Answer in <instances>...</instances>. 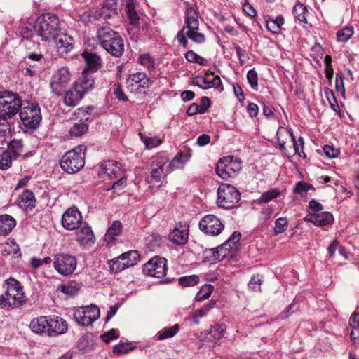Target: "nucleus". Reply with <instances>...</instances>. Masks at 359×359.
<instances>
[{"mask_svg":"<svg viewBox=\"0 0 359 359\" xmlns=\"http://www.w3.org/2000/svg\"><path fill=\"white\" fill-rule=\"evenodd\" d=\"M185 24L177 34L179 43L187 48L188 40L187 37L196 43H203L205 41L203 34L198 32V12L193 6L187 5L185 11Z\"/></svg>","mask_w":359,"mask_h":359,"instance_id":"f257e3e1","label":"nucleus"},{"mask_svg":"<svg viewBox=\"0 0 359 359\" xmlns=\"http://www.w3.org/2000/svg\"><path fill=\"white\" fill-rule=\"evenodd\" d=\"M96 37L102 46L111 55L119 57L124 53V41L120 34L109 26L97 29Z\"/></svg>","mask_w":359,"mask_h":359,"instance_id":"f03ea898","label":"nucleus"},{"mask_svg":"<svg viewBox=\"0 0 359 359\" xmlns=\"http://www.w3.org/2000/svg\"><path fill=\"white\" fill-rule=\"evenodd\" d=\"M60 21L55 14L44 13L35 20L33 29L35 34L43 41H51L55 39L61 31Z\"/></svg>","mask_w":359,"mask_h":359,"instance_id":"7ed1b4c3","label":"nucleus"},{"mask_svg":"<svg viewBox=\"0 0 359 359\" xmlns=\"http://www.w3.org/2000/svg\"><path fill=\"white\" fill-rule=\"evenodd\" d=\"M6 291L0 295V306L4 309L19 308L26 303V296L21 283L14 279L8 278L4 281Z\"/></svg>","mask_w":359,"mask_h":359,"instance_id":"20e7f679","label":"nucleus"},{"mask_svg":"<svg viewBox=\"0 0 359 359\" xmlns=\"http://www.w3.org/2000/svg\"><path fill=\"white\" fill-rule=\"evenodd\" d=\"M86 150L84 145H79L67 151L60 159L61 168L69 174L79 172L85 165Z\"/></svg>","mask_w":359,"mask_h":359,"instance_id":"39448f33","label":"nucleus"},{"mask_svg":"<svg viewBox=\"0 0 359 359\" xmlns=\"http://www.w3.org/2000/svg\"><path fill=\"white\" fill-rule=\"evenodd\" d=\"M22 104V101L18 94L9 91L0 92V120L13 118Z\"/></svg>","mask_w":359,"mask_h":359,"instance_id":"423d86ee","label":"nucleus"},{"mask_svg":"<svg viewBox=\"0 0 359 359\" xmlns=\"http://www.w3.org/2000/svg\"><path fill=\"white\" fill-rule=\"evenodd\" d=\"M18 112L20 118L25 128L35 129L39 126L41 121V114L38 104L24 101Z\"/></svg>","mask_w":359,"mask_h":359,"instance_id":"0eeeda50","label":"nucleus"},{"mask_svg":"<svg viewBox=\"0 0 359 359\" xmlns=\"http://www.w3.org/2000/svg\"><path fill=\"white\" fill-rule=\"evenodd\" d=\"M241 199L240 191L229 184H222L217 189V204L223 209H231L237 206Z\"/></svg>","mask_w":359,"mask_h":359,"instance_id":"6e6552de","label":"nucleus"},{"mask_svg":"<svg viewBox=\"0 0 359 359\" xmlns=\"http://www.w3.org/2000/svg\"><path fill=\"white\" fill-rule=\"evenodd\" d=\"M142 270L148 276L161 278V283H168L172 280L170 278H163L168 270L167 259L164 257L159 256L152 257L144 264Z\"/></svg>","mask_w":359,"mask_h":359,"instance_id":"1a4fd4ad","label":"nucleus"},{"mask_svg":"<svg viewBox=\"0 0 359 359\" xmlns=\"http://www.w3.org/2000/svg\"><path fill=\"white\" fill-rule=\"evenodd\" d=\"M241 161L233 156H225L219 159L215 169L216 173L223 180L233 177L241 170Z\"/></svg>","mask_w":359,"mask_h":359,"instance_id":"9d476101","label":"nucleus"},{"mask_svg":"<svg viewBox=\"0 0 359 359\" xmlns=\"http://www.w3.org/2000/svg\"><path fill=\"white\" fill-rule=\"evenodd\" d=\"M77 266L75 256L67 253H58L54 256L53 267L61 276H68L74 272Z\"/></svg>","mask_w":359,"mask_h":359,"instance_id":"9b49d317","label":"nucleus"},{"mask_svg":"<svg viewBox=\"0 0 359 359\" xmlns=\"http://www.w3.org/2000/svg\"><path fill=\"white\" fill-rule=\"evenodd\" d=\"M100 309L95 305H90L76 309L73 317L75 321L82 326H88L100 318Z\"/></svg>","mask_w":359,"mask_h":359,"instance_id":"f8f14e48","label":"nucleus"},{"mask_svg":"<svg viewBox=\"0 0 359 359\" xmlns=\"http://www.w3.org/2000/svg\"><path fill=\"white\" fill-rule=\"evenodd\" d=\"M200 230L208 236L219 235L224 229L223 222L215 215L209 214L203 217L199 222Z\"/></svg>","mask_w":359,"mask_h":359,"instance_id":"ddd939ff","label":"nucleus"},{"mask_svg":"<svg viewBox=\"0 0 359 359\" xmlns=\"http://www.w3.org/2000/svg\"><path fill=\"white\" fill-rule=\"evenodd\" d=\"M168 162V158L163 154H158L151 159L150 175L151 182L161 183L162 180L169 172L165 171L164 167Z\"/></svg>","mask_w":359,"mask_h":359,"instance_id":"4468645a","label":"nucleus"},{"mask_svg":"<svg viewBox=\"0 0 359 359\" xmlns=\"http://www.w3.org/2000/svg\"><path fill=\"white\" fill-rule=\"evenodd\" d=\"M70 81V72L66 67L58 69L52 76L50 87L52 92L60 95Z\"/></svg>","mask_w":359,"mask_h":359,"instance_id":"2eb2a0df","label":"nucleus"},{"mask_svg":"<svg viewBox=\"0 0 359 359\" xmlns=\"http://www.w3.org/2000/svg\"><path fill=\"white\" fill-rule=\"evenodd\" d=\"M89 110H92L91 108L88 107L86 109L79 108L77 109L76 115L80 120L75 122L69 130V133L74 137H80L87 132L88 129V124L87 121L91 119V114Z\"/></svg>","mask_w":359,"mask_h":359,"instance_id":"dca6fc26","label":"nucleus"},{"mask_svg":"<svg viewBox=\"0 0 359 359\" xmlns=\"http://www.w3.org/2000/svg\"><path fill=\"white\" fill-rule=\"evenodd\" d=\"M83 217L79 210L72 207L67 209L62 216V226L67 230H75L81 225Z\"/></svg>","mask_w":359,"mask_h":359,"instance_id":"f3484780","label":"nucleus"},{"mask_svg":"<svg viewBox=\"0 0 359 359\" xmlns=\"http://www.w3.org/2000/svg\"><path fill=\"white\" fill-rule=\"evenodd\" d=\"M128 88L132 92L140 90L149 88L151 84L150 77L144 72L134 73L126 81Z\"/></svg>","mask_w":359,"mask_h":359,"instance_id":"a211bd4d","label":"nucleus"},{"mask_svg":"<svg viewBox=\"0 0 359 359\" xmlns=\"http://www.w3.org/2000/svg\"><path fill=\"white\" fill-rule=\"evenodd\" d=\"M48 326L47 327V335L55 337L65 333L68 329L67 322L58 316H48Z\"/></svg>","mask_w":359,"mask_h":359,"instance_id":"6ab92c4d","label":"nucleus"},{"mask_svg":"<svg viewBox=\"0 0 359 359\" xmlns=\"http://www.w3.org/2000/svg\"><path fill=\"white\" fill-rule=\"evenodd\" d=\"M55 41L57 51L60 55H64L69 53L74 48V39L71 36L65 33H62V31L59 32L58 36L53 39Z\"/></svg>","mask_w":359,"mask_h":359,"instance_id":"aec40b11","label":"nucleus"},{"mask_svg":"<svg viewBox=\"0 0 359 359\" xmlns=\"http://www.w3.org/2000/svg\"><path fill=\"white\" fill-rule=\"evenodd\" d=\"M188 235V226L179 223L169 233V240L174 244L182 245L187 243Z\"/></svg>","mask_w":359,"mask_h":359,"instance_id":"412c9836","label":"nucleus"},{"mask_svg":"<svg viewBox=\"0 0 359 359\" xmlns=\"http://www.w3.org/2000/svg\"><path fill=\"white\" fill-rule=\"evenodd\" d=\"M76 229V240L80 245H86L94 242V233L91 227L86 222H83Z\"/></svg>","mask_w":359,"mask_h":359,"instance_id":"4be33fe9","label":"nucleus"},{"mask_svg":"<svg viewBox=\"0 0 359 359\" xmlns=\"http://www.w3.org/2000/svg\"><path fill=\"white\" fill-rule=\"evenodd\" d=\"M81 87H76L75 84L66 92L63 98L64 103L68 107L76 106L83 97L84 93L81 91Z\"/></svg>","mask_w":359,"mask_h":359,"instance_id":"5701e85b","label":"nucleus"},{"mask_svg":"<svg viewBox=\"0 0 359 359\" xmlns=\"http://www.w3.org/2000/svg\"><path fill=\"white\" fill-rule=\"evenodd\" d=\"M48 326V316H41L33 318L29 323V327L32 332L39 335L47 334Z\"/></svg>","mask_w":359,"mask_h":359,"instance_id":"b1692460","label":"nucleus"},{"mask_svg":"<svg viewBox=\"0 0 359 359\" xmlns=\"http://www.w3.org/2000/svg\"><path fill=\"white\" fill-rule=\"evenodd\" d=\"M123 231V225L118 220H115L112 222L104 235V241L107 245H112L116 241V237L120 236Z\"/></svg>","mask_w":359,"mask_h":359,"instance_id":"393cba45","label":"nucleus"},{"mask_svg":"<svg viewBox=\"0 0 359 359\" xmlns=\"http://www.w3.org/2000/svg\"><path fill=\"white\" fill-rule=\"evenodd\" d=\"M120 165L114 161H107L100 165V172L107 175L109 178L118 177L121 172Z\"/></svg>","mask_w":359,"mask_h":359,"instance_id":"a878e982","label":"nucleus"},{"mask_svg":"<svg viewBox=\"0 0 359 359\" xmlns=\"http://www.w3.org/2000/svg\"><path fill=\"white\" fill-rule=\"evenodd\" d=\"M16 226L15 219L9 215H0V236L8 235Z\"/></svg>","mask_w":359,"mask_h":359,"instance_id":"bb28decb","label":"nucleus"},{"mask_svg":"<svg viewBox=\"0 0 359 359\" xmlns=\"http://www.w3.org/2000/svg\"><path fill=\"white\" fill-rule=\"evenodd\" d=\"M82 55L87 65V69L85 71L96 72L100 65V58L96 54L86 51L83 52Z\"/></svg>","mask_w":359,"mask_h":359,"instance_id":"cd10ccee","label":"nucleus"},{"mask_svg":"<svg viewBox=\"0 0 359 359\" xmlns=\"http://www.w3.org/2000/svg\"><path fill=\"white\" fill-rule=\"evenodd\" d=\"M74 84L76 87H81V91L85 93L93 87L94 79L88 72L83 71L81 77Z\"/></svg>","mask_w":359,"mask_h":359,"instance_id":"c85d7f7f","label":"nucleus"},{"mask_svg":"<svg viewBox=\"0 0 359 359\" xmlns=\"http://www.w3.org/2000/svg\"><path fill=\"white\" fill-rule=\"evenodd\" d=\"M100 9L104 14V19L105 20L117 15L116 0H106Z\"/></svg>","mask_w":359,"mask_h":359,"instance_id":"c756f323","label":"nucleus"},{"mask_svg":"<svg viewBox=\"0 0 359 359\" xmlns=\"http://www.w3.org/2000/svg\"><path fill=\"white\" fill-rule=\"evenodd\" d=\"M35 203L36 200L33 192L28 189L24 191L18 198L19 205L22 208H34Z\"/></svg>","mask_w":359,"mask_h":359,"instance_id":"7c9ffc66","label":"nucleus"},{"mask_svg":"<svg viewBox=\"0 0 359 359\" xmlns=\"http://www.w3.org/2000/svg\"><path fill=\"white\" fill-rule=\"evenodd\" d=\"M147 248L151 251H155L160 248L163 243V238L158 233H151L144 238Z\"/></svg>","mask_w":359,"mask_h":359,"instance_id":"2f4dec72","label":"nucleus"},{"mask_svg":"<svg viewBox=\"0 0 359 359\" xmlns=\"http://www.w3.org/2000/svg\"><path fill=\"white\" fill-rule=\"evenodd\" d=\"M140 255L137 250H130L121 255V259L125 263L126 267L135 266L140 261Z\"/></svg>","mask_w":359,"mask_h":359,"instance_id":"473e14b6","label":"nucleus"},{"mask_svg":"<svg viewBox=\"0 0 359 359\" xmlns=\"http://www.w3.org/2000/svg\"><path fill=\"white\" fill-rule=\"evenodd\" d=\"M284 18L281 15L276 18H269L266 20V26L267 29L273 34H279L281 31V26L284 24Z\"/></svg>","mask_w":359,"mask_h":359,"instance_id":"72a5a7b5","label":"nucleus"},{"mask_svg":"<svg viewBox=\"0 0 359 359\" xmlns=\"http://www.w3.org/2000/svg\"><path fill=\"white\" fill-rule=\"evenodd\" d=\"M201 84L197 83L196 85L203 89H208L210 88H219L222 85L220 77L215 76L211 79L209 75L201 78Z\"/></svg>","mask_w":359,"mask_h":359,"instance_id":"f704fd0d","label":"nucleus"},{"mask_svg":"<svg viewBox=\"0 0 359 359\" xmlns=\"http://www.w3.org/2000/svg\"><path fill=\"white\" fill-rule=\"evenodd\" d=\"M126 12L130 23L134 26H138L140 23L139 15L135 11L134 3L132 0H128L126 5Z\"/></svg>","mask_w":359,"mask_h":359,"instance_id":"c9c22d12","label":"nucleus"},{"mask_svg":"<svg viewBox=\"0 0 359 359\" xmlns=\"http://www.w3.org/2000/svg\"><path fill=\"white\" fill-rule=\"evenodd\" d=\"M23 144L22 140L13 139L7 144L6 151H8L12 158L16 159L22 153Z\"/></svg>","mask_w":359,"mask_h":359,"instance_id":"e433bc0d","label":"nucleus"},{"mask_svg":"<svg viewBox=\"0 0 359 359\" xmlns=\"http://www.w3.org/2000/svg\"><path fill=\"white\" fill-rule=\"evenodd\" d=\"M188 160V157L183 156L181 153H178L169 163L166 168V171L168 172H171L176 169L182 168Z\"/></svg>","mask_w":359,"mask_h":359,"instance_id":"4c0bfd02","label":"nucleus"},{"mask_svg":"<svg viewBox=\"0 0 359 359\" xmlns=\"http://www.w3.org/2000/svg\"><path fill=\"white\" fill-rule=\"evenodd\" d=\"M349 325L351 327L350 337L354 342L359 339V313H353L349 318Z\"/></svg>","mask_w":359,"mask_h":359,"instance_id":"58836bf2","label":"nucleus"},{"mask_svg":"<svg viewBox=\"0 0 359 359\" xmlns=\"http://www.w3.org/2000/svg\"><path fill=\"white\" fill-rule=\"evenodd\" d=\"M316 225L319 226L332 224L334 221L332 215L327 211H321L315 215Z\"/></svg>","mask_w":359,"mask_h":359,"instance_id":"ea45409f","label":"nucleus"},{"mask_svg":"<svg viewBox=\"0 0 359 359\" xmlns=\"http://www.w3.org/2000/svg\"><path fill=\"white\" fill-rule=\"evenodd\" d=\"M226 331V325L223 324H216L212 326L209 332V337L213 341H217L221 339Z\"/></svg>","mask_w":359,"mask_h":359,"instance_id":"a19ab883","label":"nucleus"},{"mask_svg":"<svg viewBox=\"0 0 359 359\" xmlns=\"http://www.w3.org/2000/svg\"><path fill=\"white\" fill-rule=\"evenodd\" d=\"M241 238V233L238 231H234L228 240L223 244L220 245V249L229 252L233 248V245H237Z\"/></svg>","mask_w":359,"mask_h":359,"instance_id":"79ce46f5","label":"nucleus"},{"mask_svg":"<svg viewBox=\"0 0 359 359\" xmlns=\"http://www.w3.org/2000/svg\"><path fill=\"white\" fill-rule=\"evenodd\" d=\"M306 11L307 9L303 4L300 2L297 3L293 8L294 18L300 22L306 23L307 20L305 15Z\"/></svg>","mask_w":359,"mask_h":359,"instance_id":"37998d69","label":"nucleus"},{"mask_svg":"<svg viewBox=\"0 0 359 359\" xmlns=\"http://www.w3.org/2000/svg\"><path fill=\"white\" fill-rule=\"evenodd\" d=\"M14 160L8 151L4 148H0V169L7 170L11 166L12 161Z\"/></svg>","mask_w":359,"mask_h":359,"instance_id":"c03bdc74","label":"nucleus"},{"mask_svg":"<svg viewBox=\"0 0 359 359\" xmlns=\"http://www.w3.org/2000/svg\"><path fill=\"white\" fill-rule=\"evenodd\" d=\"M184 57L189 62L191 63L198 64L201 66H205L208 65V60L200 56L194 50H188L184 54Z\"/></svg>","mask_w":359,"mask_h":359,"instance_id":"a18cd8bd","label":"nucleus"},{"mask_svg":"<svg viewBox=\"0 0 359 359\" xmlns=\"http://www.w3.org/2000/svg\"><path fill=\"white\" fill-rule=\"evenodd\" d=\"M280 191L278 188L270 189L266 192L262 194L259 198V203H267L274 198L279 197Z\"/></svg>","mask_w":359,"mask_h":359,"instance_id":"49530a36","label":"nucleus"},{"mask_svg":"<svg viewBox=\"0 0 359 359\" xmlns=\"http://www.w3.org/2000/svg\"><path fill=\"white\" fill-rule=\"evenodd\" d=\"M206 255L211 254V261L219 262L223 260L224 258L227 255L228 251L220 249V245L217 248L206 250L204 252Z\"/></svg>","mask_w":359,"mask_h":359,"instance_id":"de8ad7c7","label":"nucleus"},{"mask_svg":"<svg viewBox=\"0 0 359 359\" xmlns=\"http://www.w3.org/2000/svg\"><path fill=\"white\" fill-rule=\"evenodd\" d=\"M324 93H325V95L327 101L330 103V107L332 108V109L337 113H339L340 107L338 104L337 98H336L332 90H331L329 88H325Z\"/></svg>","mask_w":359,"mask_h":359,"instance_id":"09e8293b","label":"nucleus"},{"mask_svg":"<svg viewBox=\"0 0 359 359\" xmlns=\"http://www.w3.org/2000/svg\"><path fill=\"white\" fill-rule=\"evenodd\" d=\"M139 63L147 69L149 72L154 69L155 60L149 53L140 55L138 57Z\"/></svg>","mask_w":359,"mask_h":359,"instance_id":"8fccbe9b","label":"nucleus"},{"mask_svg":"<svg viewBox=\"0 0 359 359\" xmlns=\"http://www.w3.org/2000/svg\"><path fill=\"white\" fill-rule=\"evenodd\" d=\"M214 287L210 284L204 285L201 290L196 293L195 300L202 302L210 297L213 292Z\"/></svg>","mask_w":359,"mask_h":359,"instance_id":"3c124183","label":"nucleus"},{"mask_svg":"<svg viewBox=\"0 0 359 359\" xmlns=\"http://www.w3.org/2000/svg\"><path fill=\"white\" fill-rule=\"evenodd\" d=\"M214 304H215L209 303L208 304L204 305L200 309H198L196 311H194L192 315L194 322L196 325H198L200 323V319L208 314L210 309L213 307Z\"/></svg>","mask_w":359,"mask_h":359,"instance_id":"603ef678","label":"nucleus"},{"mask_svg":"<svg viewBox=\"0 0 359 359\" xmlns=\"http://www.w3.org/2000/svg\"><path fill=\"white\" fill-rule=\"evenodd\" d=\"M180 326L178 324H175L170 327H165L158 333V339L163 340L168 338L174 337L179 331Z\"/></svg>","mask_w":359,"mask_h":359,"instance_id":"864d4df0","label":"nucleus"},{"mask_svg":"<svg viewBox=\"0 0 359 359\" xmlns=\"http://www.w3.org/2000/svg\"><path fill=\"white\" fill-rule=\"evenodd\" d=\"M287 133L289 135V136L291 138V140L292 142L294 154H298L299 156H301L300 152L303 151L304 144L303 137H299L298 138V140H296L295 137H294L292 130H287Z\"/></svg>","mask_w":359,"mask_h":359,"instance_id":"5fc2aeb1","label":"nucleus"},{"mask_svg":"<svg viewBox=\"0 0 359 359\" xmlns=\"http://www.w3.org/2000/svg\"><path fill=\"white\" fill-rule=\"evenodd\" d=\"M309 190H314L313 186L304 181L298 182L293 189L294 193L298 194L302 196H305Z\"/></svg>","mask_w":359,"mask_h":359,"instance_id":"6e6d98bb","label":"nucleus"},{"mask_svg":"<svg viewBox=\"0 0 359 359\" xmlns=\"http://www.w3.org/2000/svg\"><path fill=\"white\" fill-rule=\"evenodd\" d=\"M199 278L196 275L182 276L178 279V283L183 287H192L197 285Z\"/></svg>","mask_w":359,"mask_h":359,"instance_id":"4d7b16f0","label":"nucleus"},{"mask_svg":"<svg viewBox=\"0 0 359 359\" xmlns=\"http://www.w3.org/2000/svg\"><path fill=\"white\" fill-rule=\"evenodd\" d=\"M121 255L109 261V264L111 271L114 273H119L126 269L125 263L120 259Z\"/></svg>","mask_w":359,"mask_h":359,"instance_id":"13d9d810","label":"nucleus"},{"mask_svg":"<svg viewBox=\"0 0 359 359\" xmlns=\"http://www.w3.org/2000/svg\"><path fill=\"white\" fill-rule=\"evenodd\" d=\"M127 184V179L125 177H121L118 180L115 182L111 187L107 188V191L113 190L114 193L120 195Z\"/></svg>","mask_w":359,"mask_h":359,"instance_id":"bf43d9fd","label":"nucleus"},{"mask_svg":"<svg viewBox=\"0 0 359 359\" xmlns=\"http://www.w3.org/2000/svg\"><path fill=\"white\" fill-rule=\"evenodd\" d=\"M140 136L141 140L144 142L147 149H151L154 147H156L161 143L160 139L156 137H148L142 135V133L140 134Z\"/></svg>","mask_w":359,"mask_h":359,"instance_id":"052dcab7","label":"nucleus"},{"mask_svg":"<svg viewBox=\"0 0 359 359\" xmlns=\"http://www.w3.org/2000/svg\"><path fill=\"white\" fill-rule=\"evenodd\" d=\"M353 34V29L351 27H346L337 33V41L346 42Z\"/></svg>","mask_w":359,"mask_h":359,"instance_id":"680f3d73","label":"nucleus"},{"mask_svg":"<svg viewBox=\"0 0 359 359\" xmlns=\"http://www.w3.org/2000/svg\"><path fill=\"white\" fill-rule=\"evenodd\" d=\"M288 222L286 217H281L276 219L274 232L276 235L283 233L287 228Z\"/></svg>","mask_w":359,"mask_h":359,"instance_id":"e2e57ef3","label":"nucleus"},{"mask_svg":"<svg viewBox=\"0 0 359 359\" xmlns=\"http://www.w3.org/2000/svg\"><path fill=\"white\" fill-rule=\"evenodd\" d=\"M61 292L67 295H74L80 289V286L75 282H71L67 285H63L61 286Z\"/></svg>","mask_w":359,"mask_h":359,"instance_id":"0e129e2a","label":"nucleus"},{"mask_svg":"<svg viewBox=\"0 0 359 359\" xmlns=\"http://www.w3.org/2000/svg\"><path fill=\"white\" fill-rule=\"evenodd\" d=\"M135 347L133 346L130 343H122L117 345H115L113 348V352L115 354H125L132 351Z\"/></svg>","mask_w":359,"mask_h":359,"instance_id":"69168bd1","label":"nucleus"},{"mask_svg":"<svg viewBox=\"0 0 359 359\" xmlns=\"http://www.w3.org/2000/svg\"><path fill=\"white\" fill-rule=\"evenodd\" d=\"M247 80L252 89L257 90L258 87V75L255 68L250 69L247 73Z\"/></svg>","mask_w":359,"mask_h":359,"instance_id":"338daca9","label":"nucleus"},{"mask_svg":"<svg viewBox=\"0 0 359 359\" xmlns=\"http://www.w3.org/2000/svg\"><path fill=\"white\" fill-rule=\"evenodd\" d=\"M119 337V331L117 329L112 328L101 335V339L105 343H109L114 339H118Z\"/></svg>","mask_w":359,"mask_h":359,"instance_id":"774afa93","label":"nucleus"}]
</instances>
